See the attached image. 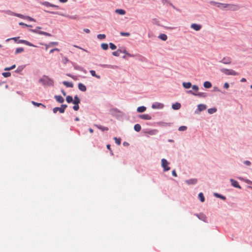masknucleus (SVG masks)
<instances>
[{"instance_id":"f257e3e1","label":"nucleus","mask_w":252,"mask_h":252,"mask_svg":"<svg viewBox=\"0 0 252 252\" xmlns=\"http://www.w3.org/2000/svg\"><path fill=\"white\" fill-rule=\"evenodd\" d=\"M39 82L44 86H53L54 85L53 80L46 75H43L39 80Z\"/></svg>"},{"instance_id":"f03ea898","label":"nucleus","mask_w":252,"mask_h":252,"mask_svg":"<svg viewBox=\"0 0 252 252\" xmlns=\"http://www.w3.org/2000/svg\"><path fill=\"white\" fill-rule=\"evenodd\" d=\"M110 114L117 118H119L123 116V113L116 108H111L109 110Z\"/></svg>"},{"instance_id":"7ed1b4c3","label":"nucleus","mask_w":252,"mask_h":252,"mask_svg":"<svg viewBox=\"0 0 252 252\" xmlns=\"http://www.w3.org/2000/svg\"><path fill=\"white\" fill-rule=\"evenodd\" d=\"M220 71L226 75H232L236 76L238 75L239 73L236 72L235 70L231 69H227L225 68H220Z\"/></svg>"},{"instance_id":"20e7f679","label":"nucleus","mask_w":252,"mask_h":252,"mask_svg":"<svg viewBox=\"0 0 252 252\" xmlns=\"http://www.w3.org/2000/svg\"><path fill=\"white\" fill-rule=\"evenodd\" d=\"M44 11L45 12H47V13H51V14H58V15H62V16H65V17H67L68 18L71 19H78V16L76 15H64L63 14L60 13H59L58 12L50 11L46 10H44Z\"/></svg>"},{"instance_id":"39448f33","label":"nucleus","mask_w":252,"mask_h":252,"mask_svg":"<svg viewBox=\"0 0 252 252\" xmlns=\"http://www.w3.org/2000/svg\"><path fill=\"white\" fill-rule=\"evenodd\" d=\"M161 164L164 172L168 171L170 169V167L168 166L170 163L166 159L162 158L161 160Z\"/></svg>"},{"instance_id":"423d86ee","label":"nucleus","mask_w":252,"mask_h":252,"mask_svg":"<svg viewBox=\"0 0 252 252\" xmlns=\"http://www.w3.org/2000/svg\"><path fill=\"white\" fill-rule=\"evenodd\" d=\"M67 107L66 104H62L61 107H56L53 109V112L54 113H56L58 111L61 113L64 112L65 109Z\"/></svg>"},{"instance_id":"0eeeda50","label":"nucleus","mask_w":252,"mask_h":252,"mask_svg":"<svg viewBox=\"0 0 252 252\" xmlns=\"http://www.w3.org/2000/svg\"><path fill=\"white\" fill-rule=\"evenodd\" d=\"M187 93L191 94L195 96H197L200 97H205L207 96V94L205 93L199 92L198 93H195L191 90L187 91Z\"/></svg>"},{"instance_id":"6e6552de","label":"nucleus","mask_w":252,"mask_h":252,"mask_svg":"<svg viewBox=\"0 0 252 252\" xmlns=\"http://www.w3.org/2000/svg\"><path fill=\"white\" fill-rule=\"evenodd\" d=\"M31 32L38 33L41 35H44L48 36H51L52 35L47 32L38 31L36 28L35 29H31L30 30Z\"/></svg>"},{"instance_id":"1a4fd4ad","label":"nucleus","mask_w":252,"mask_h":252,"mask_svg":"<svg viewBox=\"0 0 252 252\" xmlns=\"http://www.w3.org/2000/svg\"><path fill=\"white\" fill-rule=\"evenodd\" d=\"M219 62L225 64H230L232 62V59L230 57L226 56L223 57Z\"/></svg>"},{"instance_id":"9d476101","label":"nucleus","mask_w":252,"mask_h":252,"mask_svg":"<svg viewBox=\"0 0 252 252\" xmlns=\"http://www.w3.org/2000/svg\"><path fill=\"white\" fill-rule=\"evenodd\" d=\"M207 108L205 104H200L198 105L197 109L195 111V114H199L200 112L205 110Z\"/></svg>"},{"instance_id":"9b49d317","label":"nucleus","mask_w":252,"mask_h":252,"mask_svg":"<svg viewBox=\"0 0 252 252\" xmlns=\"http://www.w3.org/2000/svg\"><path fill=\"white\" fill-rule=\"evenodd\" d=\"M164 107V105L163 103L156 102L152 104V108L153 109H162Z\"/></svg>"},{"instance_id":"f8f14e48","label":"nucleus","mask_w":252,"mask_h":252,"mask_svg":"<svg viewBox=\"0 0 252 252\" xmlns=\"http://www.w3.org/2000/svg\"><path fill=\"white\" fill-rule=\"evenodd\" d=\"M240 8V6L237 4H228V10L237 11Z\"/></svg>"},{"instance_id":"ddd939ff","label":"nucleus","mask_w":252,"mask_h":252,"mask_svg":"<svg viewBox=\"0 0 252 252\" xmlns=\"http://www.w3.org/2000/svg\"><path fill=\"white\" fill-rule=\"evenodd\" d=\"M230 182H231V186L233 187L240 189H241V187L239 185L238 182L236 180H235L233 179H230Z\"/></svg>"},{"instance_id":"4468645a","label":"nucleus","mask_w":252,"mask_h":252,"mask_svg":"<svg viewBox=\"0 0 252 252\" xmlns=\"http://www.w3.org/2000/svg\"><path fill=\"white\" fill-rule=\"evenodd\" d=\"M190 28L191 29L194 30L195 31H199L201 30L202 26L200 24L193 23V24H191Z\"/></svg>"},{"instance_id":"2eb2a0df","label":"nucleus","mask_w":252,"mask_h":252,"mask_svg":"<svg viewBox=\"0 0 252 252\" xmlns=\"http://www.w3.org/2000/svg\"><path fill=\"white\" fill-rule=\"evenodd\" d=\"M185 182L189 185H195L197 183V179L196 178H191L186 180Z\"/></svg>"},{"instance_id":"dca6fc26","label":"nucleus","mask_w":252,"mask_h":252,"mask_svg":"<svg viewBox=\"0 0 252 252\" xmlns=\"http://www.w3.org/2000/svg\"><path fill=\"white\" fill-rule=\"evenodd\" d=\"M18 43H23L27 45L32 46V47H36V46L34 45L32 43L30 42L29 41L26 40H19L17 42Z\"/></svg>"},{"instance_id":"f3484780","label":"nucleus","mask_w":252,"mask_h":252,"mask_svg":"<svg viewBox=\"0 0 252 252\" xmlns=\"http://www.w3.org/2000/svg\"><path fill=\"white\" fill-rule=\"evenodd\" d=\"M194 215L196 216L199 220H203V221H206V216L203 213H200L199 214H195Z\"/></svg>"},{"instance_id":"a211bd4d","label":"nucleus","mask_w":252,"mask_h":252,"mask_svg":"<svg viewBox=\"0 0 252 252\" xmlns=\"http://www.w3.org/2000/svg\"><path fill=\"white\" fill-rule=\"evenodd\" d=\"M139 117L143 120H151L152 117L149 114H142L140 115Z\"/></svg>"},{"instance_id":"6ab92c4d","label":"nucleus","mask_w":252,"mask_h":252,"mask_svg":"<svg viewBox=\"0 0 252 252\" xmlns=\"http://www.w3.org/2000/svg\"><path fill=\"white\" fill-rule=\"evenodd\" d=\"M120 49H121V52H120V53H124V54H125V55H126L129 57H135L134 55L129 54L128 52H127L125 48H122Z\"/></svg>"},{"instance_id":"aec40b11","label":"nucleus","mask_w":252,"mask_h":252,"mask_svg":"<svg viewBox=\"0 0 252 252\" xmlns=\"http://www.w3.org/2000/svg\"><path fill=\"white\" fill-rule=\"evenodd\" d=\"M55 98L59 103H63L64 102V98L61 95H55Z\"/></svg>"},{"instance_id":"412c9836","label":"nucleus","mask_w":252,"mask_h":252,"mask_svg":"<svg viewBox=\"0 0 252 252\" xmlns=\"http://www.w3.org/2000/svg\"><path fill=\"white\" fill-rule=\"evenodd\" d=\"M73 67H74V68L76 70H79L80 71H81L84 72L85 73H86L87 72V71L85 69H84L82 67L79 66L77 64H74L73 65Z\"/></svg>"},{"instance_id":"4be33fe9","label":"nucleus","mask_w":252,"mask_h":252,"mask_svg":"<svg viewBox=\"0 0 252 252\" xmlns=\"http://www.w3.org/2000/svg\"><path fill=\"white\" fill-rule=\"evenodd\" d=\"M181 105L179 102H176L175 103L172 104V108L174 110H179L181 108Z\"/></svg>"},{"instance_id":"5701e85b","label":"nucleus","mask_w":252,"mask_h":252,"mask_svg":"<svg viewBox=\"0 0 252 252\" xmlns=\"http://www.w3.org/2000/svg\"><path fill=\"white\" fill-rule=\"evenodd\" d=\"M158 132V131L157 129L149 130L146 132V133L151 135H156Z\"/></svg>"},{"instance_id":"b1692460","label":"nucleus","mask_w":252,"mask_h":252,"mask_svg":"<svg viewBox=\"0 0 252 252\" xmlns=\"http://www.w3.org/2000/svg\"><path fill=\"white\" fill-rule=\"evenodd\" d=\"M78 89L82 92H85L87 89L86 86L81 83L78 84Z\"/></svg>"},{"instance_id":"393cba45","label":"nucleus","mask_w":252,"mask_h":252,"mask_svg":"<svg viewBox=\"0 0 252 252\" xmlns=\"http://www.w3.org/2000/svg\"><path fill=\"white\" fill-rule=\"evenodd\" d=\"M42 45H44L46 46V50H47V49L50 47L52 46V45H58V42H51L49 43V44H42Z\"/></svg>"},{"instance_id":"a878e982","label":"nucleus","mask_w":252,"mask_h":252,"mask_svg":"<svg viewBox=\"0 0 252 252\" xmlns=\"http://www.w3.org/2000/svg\"><path fill=\"white\" fill-rule=\"evenodd\" d=\"M95 126L97 127L98 129L101 130L102 131H107L108 130V128L107 127L103 126L101 125H95Z\"/></svg>"},{"instance_id":"bb28decb","label":"nucleus","mask_w":252,"mask_h":252,"mask_svg":"<svg viewBox=\"0 0 252 252\" xmlns=\"http://www.w3.org/2000/svg\"><path fill=\"white\" fill-rule=\"evenodd\" d=\"M63 84L66 87L72 88L73 87V84L72 82L63 81Z\"/></svg>"},{"instance_id":"cd10ccee","label":"nucleus","mask_w":252,"mask_h":252,"mask_svg":"<svg viewBox=\"0 0 252 252\" xmlns=\"http://www.w3.org/2000/svg\"><path fill=\"white\" fill-rule=\"evenodd\" d=\"M146 107L144 106H142L138 107L137 108V111L138 113H142V112H145L146 111Z\"/></svg>"},{"instance_id":"c85d7f7f","label":"nucleus","mask_w":252,"mask_h":252,"mask_svg":"<svg viewBox=\"0 0 252 252\" xmlns=\"http://www.w3.org/2000/svg\"><path fill=\"white\" fill-rule=\"evenodd\" d=\"M183 86L185 89H189V88H190L192 86V85H191V83L190 82H183Z\"/></svg>"},{"instance_id":"c756f323","label":"nucleus","mask_w":252,"mask_h":252,"mask_svg":"<svg viewBox=\"0 0 252 252\" xmlns=\"http://www.w3.org/2000/svg\"><path fill=\"white\" fill-rule=\"evenodd\" d=\"M80 102V98L77 95H75L74 97V100H73L72 103L74 104H78Z\"/></svg>"},{"instance_id":"7c9ffc66","label":"nucleus","mask_w":252,"mask_h":252,"mask_svg":"<svg viewBox=\"0 0 252 252\" xmlns=\"http://www.w3.org/2000/svg\"><path fill=\"white\" fill-rule=\"evenodd\" d=\"M115 12L117 14H119L120 15H125L126 14L125 10L121 9H117L115 10Z\"/></svg>"},{"instance_id":"2f4dec72","label":"nucleus","mask_w":252,"mask_h":252,"mask_svg":"<svg viewBox=\"0 0 252 252\" xmlns=\"http://www.w3.org/2000/svg\"><path fill=\"white\" fill-rule=\"evenodd\" d=\"M214 195L217 197V198H220L223 200H225L226 199V197L225 196H223V195H222L218 193H214Z\"/></svg>"},{"instance_id":"473e14b6","label":"nucleus","mask_w":252,"mask_h":252,"mask_svg":"<svg viewBox=\"0 0 252 252\" xmlns=\"http://www.w3.org/2000/svg\"><path fill=\"white\" fill-rule=\"evenodd\" d=\"M161 2L164 5H170V6H172L173 8H174V6L172 4V3H171L169 0H161Z\"/></svg>"},{"instance_id":"72a5a7b5","label":"nucleus","mask_w":252,"mask_h":252,"mask_svg":"<svg viewBox=\"0 0 252 252\" xmlns=\"http://www.w3.org/2000/svg\"><path fill=\"white\" fill-rule=\"evenodd\" d=\"M158 38L163 41H165L167 39V36L165 34L161 33L159 35Z\"/></svg>"},{"instance_id":"f704fd0d","label":"nucleus","mask_w":252,"mask_h":252,"mask_svg":"<svg viewBox=\"0 0 252 252\" xmlns=\"http://www.w3.org/2000/svg\"><path fill=\"white\" fill-rule=\"evenodd\" d=\"M203 86L206 89H209L212 87V84L209 81H205L203 84Z\"/></svg>"},{"instance_id":"c9c22d12","label":"nucleus","mask_w":252,"mask_h":252,"mask_svg":"<svg viewBox=\"0 0 252 252\" xmlns=\"http://www.w3.org/2000/svg\"><path fill=\"white\" fill-rule=\"evenodd\" d=\"M210 3L211 5H213L215 6H216L217 7L220 8V4H221V3L215 1H210Z\"/></svg>"},{"instance_id":"e433bc0d","label":"nucleus","mask_w":252,"mask_h":252,"mask_svg":"<svg viewBox=\"0 0 252 252\" xmlns=\"http://www.w3.org/2000/svg\"><path fill=\"white\" fill-rule=\"evenodd\" d=\"M220 8H221L223 10H228V4L221 3V4H220Z\"/></svg>"},{"instance_id":"4c0bfd02","label":"nucleus","mask_w":252,"mask_h":252,"mask_svg":"<svg viewBox=\"0 0 252 252\" xmlns=\"http://www.w3.org/2000/svg\"><path fill=\"white\" fill-rule=\"evenodd\" d=\"M102 66L103 67H107V68H110L112 69H116L118 67L116 65H109V64H103L102 65Z\"/></svg>"},{"instance_id":"58836bf2","label":"nucleus","mask_w":252,"mask_h":252,"mask_svg":"<svg viewBox=\"0 0 252 252\" xmlns=\"http://www.w3.org/2000/svg\"><path fill=\"white\" fill-rule=\"evenodd\" d=\"M90 72L91 73V74L94 76V77H95L96 78H97V79H100V76L99 75H97L96 73H95V71L94 70H91L90 71Z\"/></svg>"},{"instance_id":"ea45409f","label":"nucleus","mask_w":252,"mask_h":252,"mask_svg":"<svg viewBox=\"0 0 252 252\" xmlns=\"http://www.w3.org/2000/svg\"><path fill=\"white\" fill-rule=\"evenodd\" d=\"M217 110V108L214 107L208 109L207 111L209 114H212L216 112Z\"/></svg>"},{"instance_id":"a19ab883","label":"nucleus","mask_w":252,"mask_h":252,"mask_svg":"<svg viewBox=\"0 0 252 252\" xmlns=\"http://www.w3.org/2000/svg\"><path fill=\"white\" fill-rule=\"evenodd\" d=\"M198 198L201 202H203L205 201V198L202 192H200L198 194Z\"/></svg>"},{"instance_id":"79ce46f5","label":"nucleus","mask_w":252,"mask_h":252,"mask_svg":"<svg viewBox=\"0 0 252 252\" xmlns=\"http://www.w3.org/2000/svg\"><path fill=\"white\" fill-rule=\"evenodd\" d=\"M134 130L137 131V132H139L140 131L141 129V126L139 125V124H136L134 125Z\"/></svg>"},{"instance_id":"37998d69","label":"nucleus","mask_w":252,"mask_h":252,"mask_svg":"<svg viewBox=\"0 0 252 252\" xmlns=\"http://www.w3.org/2000/svg\"><path fill=\"white\" fill-rule=\"evenodd\" d=\"M32 103L34 105V106H42L43 108H45V106L41 103H37V102H36L34 101H32Z\"/></svg>"},{"instance_id":"c03bdc74","label":"nucleus","mask_w":252,"mask_h":252,"mask_svg":"<svg viewBox=\"0 0 252 252\" xmlns=\"http://www.w3.org/2000/svg\"><path fill=\"white\" fill-rule=\"evenodd\" d=\"M24 51V49L22 47L17 48L15 50V54H17L23 52Z\"/></svg>"},{"instance_id":"a18cd8bd","label":"nucleus","mask_w":252,"mask_h":252,"mask_svg":"<svg viewBox=\"0 0 252 252\" xmlns=\"http://www.w3.org/2000/svg\"><path fill=\"white\" fill-rule=\"evenodd\" d=\"M121 52V49H118L116 51H114L112 53V55L116 57H118L120 56V54Z\"/></svg>"},{"instance_id":"49530a36","label":"nucleus","mask_w":252,"mask_h":252,"mask_svg":"<svg viewBox=\"0 0 252 252\" xmlns=\"http://www.w3.org/2000/svg\"><path fill=\"white\" fill-rule=\"evenodd\" d=\"M66 100L67 103H71L73 102V98L70 95H68L66 97Z\"/></svg>"},{"instance_id":"de8ad7c7","label":"nucleus","mask_w":252,"mask_h":252,"mask_svg":"<svg viewBox=\"0 0 252 252\" xmlns=\"http://www.w3.org/2000/svg\"><path fill=\"white\" fill-rule=\"evenodd\" d=\"M106 37V35L104 34H99L97 35V38L98 39L102 40Z\"/></svg>"},{"instance_id":"09e8293b","label":"nucleus","mask_w":252,"mask_h":252,"mask_svg":"<svg viewBox=\"0 0 252 252\" xmlns=\"http://www.w3.org/2000/svg\"><path fill=\"white\" fill-rule=\"evenodd\" d=\"M101 47L103 50H106L108 48V45L107 43H102L101 44Z\"/></svg>"},{"instance_id":"8fccbe9b","label":"nucleus","mask_w":252,"mask_h":252,"mask_svg":"<svg viewBox=\"0 0 252 252\" xmlns=\"http://www.w3.org/2000/svg\"><path fill=\"white\" fill-rule=\"evenodd\" d=\"M15 67H16V65L15 64H13V65H12L10 67H5L4 70H5V71H9V70H12L13 69H14L15 68Z\"/></svg>"},{"instance_id":"3c124183","label":"nucleus","mask_w":252,"mask_h":252,"mask_svg":"<svg viewBox=\"0 0 252 252\" xmlns=\"http://www.w3.org/2000/svg\"><path fill=\"white\" fill-rule=\"evenodd\" d=\"M114 139L115 140V142H116V143L117 145H120L121 144V139L120 138H117V137H114Z\"/></svg>"},{"instance_id":"603ef678","label":"nucleus","mask_w":252,"mask_h":252,"mask_svg":"<svg viewBox=\"0 0 252 252\" xmlns=\"http://www.w3.org/2000/svg\"><path fill=\"white\" fill-rule=\"evenodd\" d=\"M2 76L4 77H9L11 75V73L9 72H3L2 73Z\"/></svg>"},{"instance_id":"864d4df0","label":"nucleus","mask_w":252,"mask_h":252,"mask_svg":"<svg viewBox=\"0 0 252 252\" xmlns=\"http://www.w3.org/2000/svg\"><path fill=\"white\" fill-rule=\"evenodd\" d=\"M41 4L46 7H51V3L48 1L42 2Z\"/></svg>"},{"instance_id":"5fc2aeb1","label":"nucleus","mask_w":252,"mask_h":252,"mask_svg":"<svg viewBox=\"0 0 252 252\" xmlns=\"http://www.w3.org/2000/svg\"><path fill=\"white\" fill-rule=\"evenodd\" d=\"M187 129L186 126H181L179 127L178 130L180 131H185Z\"/></svg>"},{"instance_id":"6e6d98bb","label":"nucleus","mask_w":252,"mask_h":252,"mask_svg":"<svg viewBox=\"0 0 252 252\" xmlns=\"http://www.w3.org/2000/svg\"><path fill=\"white\" fill-rule=\"evenodd\" d=\"M120 34L122 36H129L130 34L129 32H120Z\"/></svg>"},{"instance_id":"4d7b16f0","label":"nucleus","mask_w":252,"mask_h":252,"mask_svg":"<svg viewBox=\"0 0 252 252\" xmlns=\"http://www.w3.org/2000/svg\"><path fill=\"white\" fill-rule=\"evenodd\" d=\"M109 45H110V48L112 50H115L117 48V46L113 43L110 42L109 43Z\"/></svg>"},{"instance_id":"13d9d810","label":"nucleus","mask_w":252,"mask_h":252,"mask_svg":"<svg viewBox=\"0 0 252 252\" xmlns=\"http://www.w3.org/2000/svg\"><path fill=\"white\" fill-rule=\"evenodd\" d=\"M152 23H153V24H154L155 25H158V26L160 25L159 22L157 19H153Z\"/></svg>"},{"instance_id":"bf43d9fd","label":"nucleus","mask_w":252,"mask_h":252,"mask_svg":"<svg viewBox=\"0 0 252 252\" xmlns=\"http://www.w3.org/2000/svg\"><path fill=\"white\" fill-rule=\"evenodd\" d=\"M14 16H17L18 17H19V18H23V19L25 18V17L23 15H22L21 14L15 13Z\"/></svg>"},{"instance_id":"052dcab7","label":"nucleus","mask_w":252,"mask_h":252,"mask_svg":"<svg viewBox=\"0 0 252 252\" xmlns=\"http://www.w3.org/2000/svg\"><path fill=\"white\" fill-rule=\"evenodd\" d=\"M23 69V67L22 66H18L17 69L15 71V72L19 73Z\"/></svg>"},{"instance_id":"680f3d73","label":"nucleus","mask_w":252,"mask_h":252,"mask_svg":"<svg viewBox=\"0 0 252 252\" xmlns=\"http://www.w3.org/2000/svg\"><path fill=\"white\" fill-rule=\"evenodd\" d=\"M19 38V37H12V38H8L6 40V41H8L10 40H14L15 41H17L18 39Z\"/></svg>"},{"instance_id":"e2e57ef3","label":"nucleus","mask_w":252,"mask_h":252,"mask_svg":"<svg viewBox=\"0 0 252 252\" xmlns=\"http://www.w3.org/2000/svg\"><path fill=\"white\" fill-rule=\"evenodd\" d=\"M192 87V89L193 90H194V91H198V90H199V87L197 86V85H193Z\"/></svg>"},{"instance_id":"0e129e2a","label":"nucleus","mask_w":252,"mask_h":252,"mask_svg":"<svg viewBox=\"0 0 252 252\" xmlns=\"http://www.w3.org/2000/svg\"><path fill=\"white\" fill-rule=\"evenodd\" d=\"M73 109L75 111H77L79 109V106L78 104H74V105L73 106Z\"/></svg>"},{"instance_id":"69168bd1","label":"nucleus","mask_w":252,"mask_h":252,"mask_svg":"<svg viewBox=\"0 0 252 252\" xmlns=\"http://www.w3.org/2000/svg\"><path fill=\"white\" fill-rule=\"evenodd\" d=\"M5 12L8 14H9V15H14V12L10 11V10H6L5 11Z\"/></svg>"},{"instance_id":"338daca9","label":"nucleus","mask_w":252,"mask_h":252,"mask_svg":"<svg viewBox=\"0 0 252 252\" xmlns=\"http://www.w3.org/2000/svg\"><path fill=\"white\" fill-rule=\"evenodd\" d=\"M229 87V85L227 82H226L223 85V88L225 89H227Z\"/></svg>"},{"instance_id":"774afa93","label":"nucleus","mask_w":252,"mask_h":252,"mask_svg":"<svg viewBox=\"0 0 252 252\" xmlns=\"http://www.w3.org/2000/svg\"><path fill=\"white\" fill-rule=\"evenodd\" d=\"M244 163L248 166H250L251 165V162L249 160L244 161Z\"/></svg>"}]
</instances>
